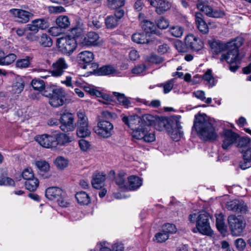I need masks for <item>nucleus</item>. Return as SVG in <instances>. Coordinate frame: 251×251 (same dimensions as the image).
I'll list each match as a JSON object with an SVG mask.
<instances>
[{
	"mask_svg": "<svg viewBox=\"0 0 251 251\" xmlns=\"http://www.w3.org/2000/svg\"><path fill=\"white\" fill-rule=\"evenodd\" d=\"M244 43V39L242 37H237L226 43H221V51H227L226 53L222 54L221 61H226L232 72H235L239 68L241 61L245 56V53L240 49Z\"/></svg>",
	"mask_w": 251,
	"mask_h": 251,
	"instance_id": "nucleus-1",
	"label": "nucleus"
},
{
	"mask_svg": "<svg viewBox=\"0 0 251 251\" xmlns=\"http://www.w3.org/2000/svg\"><path fill=\"white\" fill-rule=\"evenodd\" d=\"M195 130L199 137L204 141H213L218 138L215 122L205 114L198 113L195 116L192 130Z\"/></svg>",
	"mask_w": 251,
	"mask_h": 251,
	"instance_id": "nucleus-2",
	"label": "nucleus"
},
{
	"mask_svg": "<svg viewBox=\"0 0 251 251\" xmlns=\"http://www.w3.org/2000/svg\"><path fill=\"white\" fill-rule=\"evenodd\" d=\"M43 96L49 98V103L53 107L63 105L66 101V93L62 88H56L52 86L47 87L43 91Z\"/></svg>",
	"mask_w": 251,
	"mask_h": 251,
	"instance_id": "nucleus-3",
	"label": "nucleus"
},
{
	"mask_svg": "<svg viewBox=\"0 0 251 251\" xmlns=\"http://www.w3.org/2000/svg\"><path fill=\"white\" fill-rule=\"evenodd\" d=\"M209 218V213L203 211L200 212L199 215L196 213L190 214L189 220L191 223H196V229L200 233L203 235H211L212 230L210 226Z\"/></svg>",
	"mask_w": 251,
	"mask_h": 251,
	"instance_id": "nucleus-4",
	"label": "nucleus"
},
{
	"mask_svg": "<svg viewBox=\"0 0 251 251\" xmlns=\"http://www.w3.org/2000/svg\"><path fill=\"white\" fill-rule=\"evenodd\" d=\"M227 221L232 235L240 236L246 225L244 218L241 216L230 215L228 217Z\"/></svg>",
	"mask_w": 251,
	"mask_h": 251,
	"instance_id": "nucleus-5",
	"label": "nucleus"
},
{
	"mask_svg": "<svg viewBox=\"0 0 251 251\" xmlns=\"http://www.w3.org/2000/svg\"><path fill=\"white\" fill-rule=\"evenodd\" d=\"M56 46L63 53L70 55L75 50L77 43L75 38L66 36L57 39Z\"/></svg>",
	"mask_w": 251,
	"mask_h": 251,
	"instance_id": "nucleus-6",
	"label": "nucleus"
},
{
	"mask_svg": "<svg viewBox=\"0 0 251 251\" xmlns=\"http://www.w3.org/2000/svg\"><path fill=\"white\" fill-rule=\"evenodd\" d=\"M65 193L60 188L51 187L46 189L45 196L50 200L56 201L62 207H67L69 204L64 199Z\"/></svg>",
	"mask_w": 251,
	"mask_h": 251,
	"instance_id": "nucleus-7",
	"label": "nucleus"
},
{
	"mask_svg": "<svg viewBox=\"0 0 251 251\" xmlns=\"http://www.w3.org/2000/svg\"><path fill=\"white\" fill-rule=\"evenodd\" d=\"M95 132L103 138L110 137L113 131V125L108 120L100 119L97 126L94 127Z\"/></svg>",
	"mask_w": 251,
	"mask_h": 251,
	"instance_id": "nucleus-8",
	"label": "nucleus"
},
{
	"mask_svg": "<svg viewBox=\"0 0 251 251\" xmlns=\"http://www.w3.org/2000/svg\"><path fill=\"white\" fill-rule=\"evenodd\" d=\"M180 116L174 115L165 119L163 122L164 126L168 129L169 132L178 134L179 137L183 135V131L181 130L182 126L180 125Z\"/></svg>",
	"mask_w": 251,
	"mask_h": 251,
	"instance_id": "nucleus-9",
	"label": "nucleus"
},
{
	"mask_svg": "<svg viewBox=\"0 0 251 251\" xmlns=\"http://www.w3.org/2000/svg\"><path fill=\"white\" fill-rule=\"evenodd\" d=\"M122 121L133 130L132 136L134 138V132L140 131L144 128L142 126V119L137 115L122 116Z\"/></svg>",
	"mask_w": 251,
	"mask_h": 251,
	"instance_id": "nucleus-10",
	"label": "nucleus"
},
{
	"mask_svg": "<svg viewBox=\"0 0 251 251\" xmlns=\"http://www.w3.org/2000/svg\"><path fill=\"white\" fill-rule=\"evenodd\" d=\"M185 45L187 49L193 52H198L204 47L202 40L193 34H189L186 36Z\"/></svg>",
	"mask_w": 251,
	"mask_h": 251,
	"instance_id": "nucleus-11",
	"label": "nucleus"
},
{
	"mask_svg": "<svg viewBox=\"0 0 251 251\" xmlns=\"http://www.w3.org/2000/svg\"><path fill=\"white\" fill-rule=\"evenodd\" d=\"M223 144L222 147L224 150H226L230 149L233 144L235 143L239 134L231 129H226L223 127L222 133Z\"/></svg>",
	"mask_w": 251,
	"mask_h": 251,
	"instance_id": "nucleus-12",
	"label": "nucleus"
},
{
	"mask_svg": "<svg viewBox=\"0 0 251 251\" xmlns=\"http://www.w3.org/2000/svg\"><path fill=\"white\" fill-rule=\"evenodd\" d=\"M60 122V128L64 132L72 131L75 129L74 124V116L71 113L67 112L61 114Z\"/></svg>",
	"mask_w": 251,
	"mask_h": 251,
	"instance_id": "nucleus-13",
	"label": "nucleus"
},
{
	"mask_svg": "<svg viewBox=\"0 0 251 251\" xmlns=\"http://www.w3.org/2000/svg\"><path fill=\"white\" fill-rule=\"evenodd\" d=\"M51 67L52 69L49 73L51 74V76L59 77L64 74L68 65L65 59L61 57L53 62Z\"/></svg>",
	"mask_w": 251,
	"mask_h": 251,
	"instance_id": "nucleus-14",
	"label": "nucleus"
},
{
	"mask_svg": "<svg viewBox=\"0 0 251 251\" xmlns=\"http://www.w3.org/2000/svg\"><path fill=\"white\" fill-rule=\"evenodd\" d=\"M226 208L228 210L241 214L246 213L248 210V207L245 202L238 200H234L227 202Z\"/></svg>",
	"mask_w": 251,
	"mask_h": 251,
	"instance_id": "nucleus-15",
	"label": "nucleus"
},
{
	"mask_svg": "<svg viewBox=\"0 0 251 251\" xmlns=\"http://www.w3.org/2000/svg\"><path fill=\"white\" fill-rule=\"evenodd\" d=\"M9 12L14 17L17 18L16 21L20 23H27L33 16L31 13L20 9H11Z\"/></svg>",
	"mask_w": 251,
	"mask_h": 251,
	"instance_id": "nucleus-16",
	"label": "nucleus"
},
{
	"mask_svg": "<svg viewBox=\"0 0 251 251\" xmlns=\"http://www.w3.org/2000/svg\"><path fill=\"white\" fill-rule=\"evenodd\" d=\"M150 4L155 7V11L159 15L164 14L171 7L170 3L165 0H148Z\"/></svg>",
	"mask_w": 251,
	"mask_h": 251,
	"instance_id": "nucleus-17",
	"label": "nucleus"
},
{
	"mask_svg": "<svg viewBox=\"0 0 251 251\" xmlns=\"http://www.w3.org/2000/svg\"><path fill=\"white\" fill-rule=\"evenodd\" d=\"M53 135L43 134L36 137V141L45 148H50L56 147Z\"/></svg>",
	"mask_w": 251,
	"mask_h": 251,
	"instance_id": "nucleus-18",
	"label": "nucleus"
},
{
	"mask_svg": "<svg viewBox=\"0 0 251 251\" xmlns=\"http://www.w3.org/2000/svg\"><path fill=\"white\" fill-rule=\"evenodd\" d=\"M198 8L206 15L212 18H219L220 12L213 10L212 8L205 2H200L197 4Z\"/></svg>",
	"mask_w": 251,
	"mask_h": 251,
	"instance_id": "nucleus-19",
	"label": "nucleus"
},
{
	"mask_svg": "<svg viewBox=\"0 0 251 251\" xmlns=\"http://www.w3.org/2000/svg\"><path fill=\"white\" fill-rule=\"evenodd\" d=\"M149 129L144 127L140 131L134 132V138L137 139H143L146 142H153L155 139V135L153 133H149Z\"/></svg>",
	"mask_w": 251,
	"mask_h": 251,
	"instance_id": "nucleus-20",
	"label": "nucleus"
},
{
	"mask_svg": "<svg viewBox=\"0 0 251 251\" xmlns=\"http://www.w3.org/2000/svg\"><path fill=\"white\" fill-rule=\"evenodd\" d=\"M195 22L199 30L203 34H206L209 32V28L206 22L203 20V16L201 12L195 13Z\"/></svg>",
	"mask_w": 251,
	"mask_h": 251,
	"instance_id": "nucleus-21",
	"label": "nucleus"
},
{
	"mask_svg": "<svg viewBox=\"0 0 251 251\" xmlns=\"http://www.w3.org/2000/svg\"><path fill=\"white\" fill-rule=\"evenodd\" d=\"M94 58V55L93 52L89 51H83L78 54L77 60L81 67L91 63Z\"/></svg>",
	"mask_w": 251,
	"mask_h": 251,
	"instance_id": "nucleus-22",
	"label": "nucleus"
},
{
	"mask_svg": "<svg viewBox=\"0 0 251 251\" xmlns=\"http://www.w3.org/2000/svg\"><path fill=\"white\" fill-rule=\"evenodd\" d=\"M99 36L95 32H89L83 39L82 44L88 46H96L98 44Z\"/></svg>",
	"mask_w": 251,
	"mask_h": 251,
	"instance_id": "nucleus-23",
	"label": "nucleus"
},
{
	"mask_svg": "<svg viewBox=\"0 0 251 251\" xmlns=\"http://www.w3.org/2000/svg\"><path fill=\"white\" fill-rule=\"evenodd\" d=\"M105 179V175L103 173H96L93 176L92 185L96 189H99L102 187Z\"/></svg>",
	"mask_w": 251,
	"mask_h": 251,
	"instance_id": "nucleus-24",
	"label": "nucleus"
},
{
	"mask_svg": "<svg viewBox=\"0 0 251 251\" xmlns=\"http://www.w3.org/2000/svg\"><path fill=\"white\" fill-rule=\"evenodd\" d=\"M77 202L80 205H88L91 202V199L88 194L84 191H79L75 195Z\"/></svg>",
	"mask_w": 251,
	"mask_h": 251,
	"instance_id": "nucleus-25",
	"label": "nucleus"
},
{
	"mask_svg": "<svg viewBox=\"0 0 251 251\" xmlns=\"http://www.w3.org/2000/svg\"><path fill=\"white\" fill-rule=\"evenodd\" d=\"M129 189L130 190H136L142 184V179L135 176H131L128 177Z\"/></svg>",
	"mask_w": 251,
	"mask_h": 251,
	"instance_id": "nucleus-26",
	"label": "nucleus"
},
{
	"mask_svg": "<svg viewBox=\"0 0 251 251\" xmlns=\"http://www.w3.org/2000/svg\"><path fill=\"white\" fill-rule=\"evenodd\" d=\"M141 119H142V127H147L148 129L150 128L151 126L154 125L157 121V118L151 114L143 115Z\"/></svg>",
	"mask_w": 251,
	"mask_h": 251,
	"instance_id": "nucleus-27",
	"label": "nucleus"
},
{
	"mask_svg": "<svg viewBox=\"0 0 251 251\" xmlns=\"http://www.w3.org/2000/svg\"><path fill=\"white\" fill-rule=\"evenodd\" d=\"M132 40L138 44H150V39L148 37V34L145 32L133 34L132 36Z\"/></svg>",
	"mask_w": 251,
	"mask_h": 251,
	"instance_id": "nucleus-28",
	"label": "nucleus"
},
{
	"mask_svg": "<svg viewBox=\"0 0 251 251\" xmlns=\"http://www.w3.org/2000/svg\"><path fill=\"white\" fill-rule=\"evenodd\" d=\"M54 141L56 143V146L58 145L64 146L72 141V139L66 134L59 133L54 135Z\"/></svg>",
	"mask_w": 251,
	"mask_h": 251,
	"instance_id": "nucleus-29",
	"label": "nucleus"
},
{
	"mask_svg": "<svg viewBox=\"0 0 251 251\" xmlns=\"http://www.w3.org/2000/svg\"><path fill=\"white\" fill-rule=\"evenodd\" d=\"M250 142V138L247 136L241 137L239 135V137L237 138L235 144L240 152H243V150L248 146Z\"/></svg>",
	"mask_w": 251,
	"mask_h": 251,
	"instance_id": "nucleus-30",
	"label": "nucleus"
},
{
	"mask_svg": "<svg viewBox=\"0 0 251 251\" xmlns=\"http://www.w3.org/2000/svg\"><path fill=\"white\" fill-rule=\"evenodd\" d=\"M76 134L78 137L80 138H85L90 136L91 131L89 128V124L84 125L77 126Z\"/></svg>",
	"mask_w": 251,
	"mask_h": 251,
	"instance_id": "nucleus-31",
	"label": "nucleus"
},
{
	"mask_svg": "<svg viewBox=\"0 0 251 251\" xmlns=\"http://www.w3.org/2000/svg\"><path fill=\"white\" fill-rule=\"evenodd\" d=\"M113 94L117 98L119 103L124 106L125 108H128L130 106L131 102L128 98L122 93H120L116 92H113Z\"/></svg>",
	"mask_w": 251,
	"mask_h": 251,
	"instance_id": "nucleus-32",
	"label": "nucleus"
},
{
	"mask_svg": "<svg viewBox=\"0 0 251 251\" xmlns=\"http://www.w3.org/2000/svg\"><path fill=\"white\" fill-rule=\"evenodd\" d=\"M116 72L115 68L111 65H104L99 69L97 71V75H107L114 74Z\"/></svg>",
	"mask_w": 251,
	"mask_h": 251,
	"instance_id": "nucleus-33",
	"label": "nucleus"
},
{
	"mask_svg": "<svg viewBox=\"0 0 251 251\" xmlns=\"http://www.w3.org/2000/svg\"><path fill=\"white\" fill-rule=\"evenodd\" d=\"M104 22L106 27L107 29H114L119 24V22H118L116 18L113 15L107 16L104 20Z\"/></svg>",
	"mask_w": 251,
	"mask_h": 251,
	"instance_id": "nucleus-34",
	"label": "nucleus"
},
{
	"mask_svg": "<svg viewBox=\"0 0 251 251\" xmlns=\"http://www.w3.org/2000/svg\"><path fill=\"white\" fill-rule=\"evenodd\" d=\"M56 24L60 28H67L70 25L69 18L67 16H60L56 19Z\"/></svg>",
	"mask_w": 251,
	"mask_h": 251,
	"instance_id": "nucleus-35",
	"label": "nucleus"
},
{
	"mask_svg": "<svg viewBox=\"0 0 251 251\" xmlns=\"http://www.w3.org/2000/svg\"><path fill=\"white\" fill-rule=\"evenodd\" d=\"M25 87V81L21 78H19L16 79L12 85V92L15 94H20L23 91Z\"/></svg>",
	"mask_w": 251,
	"mask_h": 251,
	"instance_id": "nucleus-36",
	"label": "nucleus"
},
{
	"mask_svg": "<svg viewBox=\"0 0 251 251\" xmlns=\"http://www.w3.org/2000/svg\"><path fill=\"white\" fill-rule=\"evenodd\" d=\"M17 56L14 53H9L5 56L0 55V64L9 65L14 62Z\"/></svg>",
	"mask_w": 251,
	"mask_h": 251,
	"instance_id": "nucleus-37",
	"label": "nucleus"
},
{
	"mask_svg": "<svg viewBox=\"0 0 251 251\" xmlns=\"http://www.w3.org/2000/svg\"><path fill=\"white\" fill-rule=\"evenodd\" d=\"M39 181L38 179L34 177L25 183V188L29 191H35L39 186Z\"/></svg>",
	"mask_w": 251,
	"mask_h": 251,
	"instance_id": "nucleus-38",
	"label": "nucleus"
},
{
	"mask_svg": "<svg viewBox=\"0 0 251 251\" xmlns=\"http://www.w3.org/2000/svg\"><path fill=\"white\" fill-rule=\"evenodd\" d=\"M141 26L142 28L145 31V33H152L153 29L155 28L154 24L149 21L144 20L141 23Z\"/></svg>",
	"mask_w": 251,
	"mask_h": 251,
	"instance_id": "nucleus-39",
	"label": "nucleus"
},
{
	"mask_svg": "<svg viewBox=\"0 0 251 251\" xmlns=\"http://www.w3.org/2000/svg\"><path fill=\"white\" fill-rule=\"evenodd\" d=\"M31 85L35 90L41 91L45 90L47 87H45L44 81L38 78H34L31 81Z\"/></svg>",
	"mask_w": 251,
	"mask_h": 251,
	"instance_id": "nucleus-40",
	"label": "nucleus"
},
{
	"mask_svg": "<svg viewBox=\"0 0 251 251\" xmlns=\"http://www.w3.org/2000/svg\"><path fill=\"white\" fill-rule=\"evenodd\" d=\"M208 43L213 54H218L220 53V41L214 39L209 41Z\"/></svg>",
	"mask_w": 251,
	"mask_h": 251,
	"instance_id": "nucleus-41",
	"label": "nucleus"
},
{
	"mask_svg": "<svg viewBox=\"0 0 251 251\" xmlns=\"http://www.w3.org/2000/svg\"><path fill=\"white\" fill-rule=\"evenodd\" d=\"M40 44L44 47H50L52 45V41L50 36L43 34L40 38Z\"/></svg>",
	"mask_w": 251,
	"mask_h": 251,
	"instance_id": "nucleus-42",
	"label": "nucleus"
},
{
	"mask_svg": "<svg viewBox=\"0 0 251 251\" xmlns=\"http://www.w3.org/2000/svg\"><path fill=\"white\" fill-rule=\"evenodd\" d=\"M54 163L57 167L61 170L64 169L68 165V160L62 156L57 157Z\"/></svg>",
	"mask_w": 251,
	"mask_h": 251,
	"instance_id": "nucleus-43",
	"label": "nucleus"
},
{
	"mask_svg": "<svg viewBox=\"0 0 251 251\" xmlns=\"http://www.w3.org/2000/svg\"><path fill=\"white\" fill-rule=\"evenodd\" d=\"M77 121L76 124V126L88 124V118L83 112L81 111L77 112Z\"/></svg>",
	"mask_w": 251,
	"mask_h": 251,
	"instance_id": "nucleus-44",
	"label": "nucleus"
},
{
	"mask_svg": "<svg viewBox=\"0 0 251 251\" xmlns=\"http://www.w3.org/2000/svg\"><path fill=\"white\" fill-rule=\"evenodd\" d=\"M125 4V0H107V6L110 8L121 7Z\"/></svg>",
	"mask_w": 251,
	"mask_h": 251,
	"instance_id": "nucleus-45",
	"label": "nucleus"
},
{
	"mask_svg": "<svg viewBox=\"0 0 251 251\" xmlns=\"http://www.w3.org/2000/svg\"><path fill=\"white\" fill-rule=\"evenodd\" d=\"M81 68L83 69L89 70V73L90 74H93L97 75V71L99 70V65L97 63H90L87 65H85L81 66Z\"/></svg>",
	"mask_w": 251,
	"mask_h": 251,
	"instance_id": "nucleus-46",
	"label": "nucleus"
},
{
	"mask_svg": "<svg viewBox=\"0 0 251 251\" xmlns=\"http://www.w3.org/2000/svg\"><path fill=\"white\" fill-rule=\"evenodd\" d=\"M170 34L176 37H181L183 33V29L179 26H172L169 29Z\"/></svg>",
	"mask_w": 251,
	"mask_h": 251,
	"instance_id": "nucleus-47",
	"label": "nucleus"
},
{
	"mask_svg": "<svg viewBox=\"0 0 251 251\" xmlns=\"http://www.w3.org/2000/svg\"><path fill=\"white\" fill-rule=\"evenodd\" d=\"M162 230L169 235V233L173 234L176 233V228L174 224L166 223L163 226Z\"/></svg>",
	"mask_w": 251,
	"mask_h": 251,
	"instance_id": "nucleus-48",
	"label": "nucleus"
},
{
	"mask_svg": "<svg viewBox=\"0 0 251 251\" xmlns=\"http://www.w3.org/2000/svg\"><path fill=\"white\" fill-rule=\"evenodd\" d=\"M156 24L159 28L163 29L169 26V22L165 18L162 17L156 21Z\"/></svg>",
	"mask_w": 251,
	"mask_h": 251,
	"instance_id": "nucleus-49",
	"label": "nucleus"
},
{
	"mask_svg": "<svg viewBox=\"0 0 251 251\" xmlns=\"http://www.w3.org/2000/svg\"><path fill=\"white\" fill-rule=\"evenodd\" d=\"M125 176L126 173L123 171H120L116 178V183L120 187L125 186Z\"/></svg>",
	"mask_w": 251,
	"mask_h": 251,
	"instance_id": "nucleus-50",
	"label": "nucleus"
},
{
	"mask_svg": "<svg viewBox=\"0 0 251 251\" xmlns=\"http://www.w3.org/2000/svg\"><path fill=\"white\" fill-rule=\"evenodd\" d=\"M38 29H45L49 27L47 21L43 19H38L33 20Z\"/></svg>",
	"mask_w": 251,
	"mask_h": 251,
	"instance_id": "nucleus-51",
	"label": "nucleus"
},
{
	"mask_svg": "<svg viewBox=\"0 0 251 251\" xmlns=\"http://www.w3.org/2000/svg\"><path fill=\"white\" fill-rule=\"evenodd\" d=\"M160 86L163 87V92L165 94L168 93L172 90L173 88V80L171 79L166 82L165 83H161L160 84Z\"/></svg>",
	"mask_w": 251,
	"mask_h": 251,
	"instance_id": "nucleus-52",
	"label": "nucleus"
},
{
	"mask_svg": "<svg viewBox=\"0 0 251 251\" xmlns=\"http://www.w3.org/2000/svg\"><path fill=\"white\" fill-rule=\"evenodd\" d=\"M154 238L157 242L162 243L165 242L168 239L169 235L168 234L165 233L161 230V231L155 234Z\"/></svg>",
	"mask_w": 251,
	"mask_h": 251,
	"instance_id": "nucleus-53",
	"label": "nucleus"
},
{
	"mask_svg": "<svg viewBox=\"0 0 251 251\" xmlns=\"http://www.w3.org/2000/svg\"><path fill=\"white\" fill-rule=\"evenodd\" d=\"M22 177L24 179L28 181L34 177L32 170L30 168H28L24 170L22 173Z\"/></svg>",
	"mask_w": 251,
	"mask_h": 251,
	"instance_id": "nucleus-54",
	"label": "nucleus"
},
{
	"mask_svg": "<svg viewBox=\"0 0 251 251\" xmlns=\"http://www.w3.org/2000/svg\"><path fill=\"white\" fill-rule=\"evenodd\" d=\"M38 168L43 172H47L50 168L49 164L45 161H38L36 163Z\"/></svg>",
	"mask_w": 251,
	"mask_h": 251,
	"instance_id": "nucleus-55",
	"label": "nucleus"
},
{
	"mask_svg": "<svg viewBox=\"0 0 251 251\" xmlns=\"http://www.w3.org/2000/svg\"><path fill=\"white\" fill-rule=\"evenodd\" d=\"M148 60L149 62L152 63L160 64L164 61V59L162 57L156 54H152L148 57Z\"/></svg>",
	"mask_w": 251,
	"mask_h": 251,
	"instance_id": "nucleus-56",
	"label": "nucleus"
},
{
	"mask_svg": "<svg viewBox=\"0 0 251 251\" xmlns=\"http://www.w3.org/2000/svg\"><path fill=\"white\" fill-rule=\"evenodd\" d=\"M234 245L238 251H242L245 249L246 243L243 239L238 238L235 241Z\"/></svg>",
	"mask_w": 251,
	"mask_h": 251,
	"instance_id": "nucleus-57",
	"label": "nucleus"
},
{
	"mask_svg": "<svg viewBox=\"0 0 251 251\" xmlns=\"http://www.w3.org/2000/svg\"><path fill=\"white\" fill-rule=\"evenodd\" d=\"M48 10L49 13L55 14L60 13L65 11V8L61 6H48Z\"/></svg>",
	"mask_w": 251,
	"mask_h": 251,
	"instance_id": "nucleus-58",
	"label": "nucleus"
},
{
	"mask_svg": "<svg viewBox=\"0 0 251 251\" xmlns=\"http://www.w3.org/2000/svg\"><path fill=\"white\" fill-rule=\"evenodd\" d=\"M202 78L207 81L210 85H213V77L212 75V71L210 69H208L206 73L203 75Z\"/></svg>",
	"mask_w": 251,
	"mask_h": 251,
	"instance_id": "nucleus-59",
	"label": "nucleus"
},
{
	"mask_svg": "<svg viewBox=\"0 0 251 251\" xmlns=\"http://www.w3.org/2000/svg\"><path fill=\"white\" fill-rule=\"evenodd\" d=\"M30 62L27 59H22L18 60L16 63V66L18 68H25L29 66Z\"/></svg>",
	"mask_w": 251,
	"mask_h": 251,
	"instance_id": "nucleus-60",
	"label": "nucleus"
},
{
	"mask_svg": "<svg viewBox=\"0 0 251 251\" xmlns=\"http://www.w3.org/2000/svg\"><path fill=\"white\" fill-rule=\"evenodd\" d=\"M15 184L14 181L11 178L8 177H3L0 178V185H11L14 186Z\"/></svg>",
	"mask_w": 251,
	"mask_h": 251,
	"instance_id": "nucleus-61",
	"label": "nucleus"
},
{
	"mask_svg": "<svg viewBox=\"0 0 251 251\" xmlns=\"http://www.w3.org/2000/svg\"><path fill=\"white\" fill-rule=\"evenodd\" d=\"M79 146L82 151H86L90 149L91 145L88 141L84 139H81L79 141Z\"/></svg>",
	"mask_w": 251,
	"mask_h": 251,
	"instance_id": "nucleus-62",
	"label": "nucleus"
},
{
	"mask_svg": "<svg viewBox=\"0 0 251 251\" xmlns=\"http://www.w3.org/2000/svg\"><path fill=\"white\" fill-rule=\"evenodd\" d=\"M115 9L114 15H113L116 18L118 21L120 22V20L124 17L125 15L124 10L121 7L114 8Z\"/></svg>",
	"mask_w": 251,
	"mask_h": 251,
	"instance_id": "nucleus-63",
	"label": "nucleus"
},
{
	"mask_svg": "<svg viewBox=\"0 0 251 251\" xmlns=\"http://www.w3.org/2000/svg\"><path fill=\"white\" fill-rule=\"evenodd\" d=\"M146 69V66L144 64H140L132 70V73L135 74H140L143 73L144 71H145Z\"/></svg>",
	"mask_w": 251,
	"mask_h": 251,
	"instance_id": "nucleus-64",
	"label": "nucleus"
}]
</instances>
